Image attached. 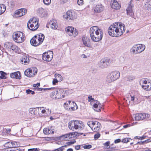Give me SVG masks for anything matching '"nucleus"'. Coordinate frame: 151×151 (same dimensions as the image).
<instances>
[{
  "label": "nucleus",
  "instance_id": "obj_7",
  "mask_svg": "<svg viewBox=\"0 0 151 151\" xmlns=\"http://www.w3.org/2000/svg\"><path fill=\"white\" fill-rule=\"evenodd\" d=\"M13 38L14 40L17 43H21L24 41L25 37L23 32H17L14 33Z\"/></svg>",
  "mask_w": 151,
  "mask_h": 151
},
{
  "label": "nucleus",
  "instance_id": "obj_31",
  "mask_svg": "<svg viewBox=\"0 0 151 151\" xmlns=\"http://www.w3.org/2000/svg\"><path fill=\"white\" fill-rule=\"evenodd\" d=\"M39 10L40 15L41 17H44L45 16V12L43 9L40 8Z\"/></svg>",
  "mask_w": 151,
  "mask_h": 151
},
{
  "label": "nucleus",
  "instance_id": "obj_53",
  "mask_svg": "<svg viewBox=\"0 0 151 151\" xmlns=\"http://www.w3.org/2000/svg\"><path fill=\"white\" fill-rule=\"evenodd\" d=\"M145 144H147L148 143L151 142V138H150L149 139H147L145 140Z\"/></svg>",
  "mask_w": 151,
  "mask_h": 151
},
{
  "label": "nucleus",
  "instance_id": "obj_27",
  "mask_svg": "<svg viewBox=\"0 0 151 151\" xmlns=\"http://www.w3.org/2000/svg\"><path fill=\"white\" fill-rule=\"evenodd\" d=\"M142 87L143 89L146 91L151 90V83L149 82L146 85H142Z\"/></svg>",
  "mask_w": 151,
  "mask_h": 151
},
{
  "label": "nucleus",
  "instance_id": "obj_43",
  "mask_svg": "<svg viewBox=\"0 0 151 151\" xmlns=\"http://www.w3.org/2000/svg\"><path fill=\"white\" fill-rule=\"evenodd\" d=\"M83 147L86 149H89L92 147V145H86L83 146Z\"/></svg>",
  "mask_w": 151,
  "mask_h": 151
},
{
  "label": "nucleus",
  "instance_id": "obj_46",
  "mask_svg": "<svg viewBox=\"0 0 151 151\" xmlns=\"http://www.w3.org/2000/svg\"><path fill=\"white\" fill-rule=\"evenodd\" d=\"M21 10H20V9L18 10L15 13L16 14L18 15L19 17H20L22 16V15H21Z\"/></svg>",
  "mask_w": 151,
  "mask_h": 151
},
{
  "label": "nucleus",
  "instance_id": "obj_61",
  "mask_svg": "<svg viewBox=\"0 0 151 151\" xmlns=\"http://www.w3.org/2000/svg\"><path fill=\"white\" fill-rule=\"evenodd\" d=\"M6 131L7 133H9L11 131V129H6Z\"/></svg>",
  "mask_w": 151,
  "mask_h": 151
},
{
  "label": "nucleus",
  "instance_id": "obj_29",
  "mask_svg": "<svg viewBox=\"0 0 151 151\" xmlns=\"http://www.w3.org/2000/svg\"><path fill=\"white\" fill-rule=\"evenodd\" d=\"M70 134H66L64 135H63L60 137V138L63 140H67L68 139H70V138L72 137H70Z\"/></svg>",
  "mask_w": 151,
  "mask_h": 151
},
{
  "label": "nucleus",
  "instance_id": "obj_48",
  "mask_svg": "<svg viewBox=\"0 0 151 151\" xmlns=\"http://www.w3.org/2000/svg\"><path fill=\"white\" fill-rule=\"evenodd\" d=\"M76 142V141H70L66 143V144L68 145H70L73 144L75 142Z\"/></svg>",
  "mask_w": 151,
  "mask_h": 151
},
{
  "label": "nucleus",
  "instance_id": "obj_6",
  "mask_svg": "<svg viewBox=\"0 0 151 151\" xmlns=\"http://www.w3.org/2000/svg\"><path fill=\"white\" fill-rule=\"evenodd\" d=\"M28 28L32 31L36 30L39 27V24L37 20L34 18H32L29 20L27 23Z\"/></svg>",
  "mask_w": 151,
  "mask_h": 151
},
{
  "label": "nucleus",
  "instance_id": "obj_55",
  "mask_svg": "<svg viewBox=\"0 0 151 151\" xmlns=\"http://www.w3.org/2000/svg\"><path fill=\"white\" fill-rule=\"evenodd\" d=\"M81 145H76L75 147V148L76 150H79L80 149Z\"/></svg>",
  "mask_w": 151,
  "mask_h": 151
},
{
  "label": "nucleus",
  "instance_id": "obj_2",
  "mask_svg": "<svg viewBox=\"0 0 151 151\" xmlns=\"http://www.w3.org/2000/svg\"><path fill=\"white\" fill-rule=\"evenodd\" d=\"M90 34L91 40L94 42H99L102 38L103 32L97 27L93 26L90 29Z\"/></svg>",
  "mask_w": 151,
  "mask_h": 151
},
{
  "label": "nucleus",
  "instance_id": "obj_22",
  "mask_svg": "<svg viewBox=\"0 0 151 151\" xmlns=\"http://www.w3.org/2000/svg\"><path fill=\"white\" fill-rule=\"evenodd\" d=\"M111 6L112 9L116 10L120 9L121 7L120 5L115 0L113 1L111 4Z\"/></svg>",
  "mask_w": 151,
  "mask_h": 151
},
{
  "label": "nucleus",
  "instance_id": "obj_20",
  "mask_svg": "<svg viewBox=\"0 0 151 151\" xmlns=\"http://www.w3.org/2000/svg\"><path fill=\"white\" fill-rule=\"evenodd\" d=\"M10 76L11 78H15L18 79H20L21 78L20 73L18 71L11 73L10 74Z\"/></svg>",
  "mask_w": 151,
  "mask_h": 151
},
{
  "label": "nucleus",
  "instance_id": "obj_32",
  "mask_svg": "<svg viewBox=\"0 0 151 151\" xmlns=\"http://www.w3.org/2000/svg\"><path fill=\"white\" fill-rule=\"evenodd\" d=\"M29 59L28 58L27 56L25 57L24 58L21 60V62L23 63L24 62V64H27L29 61Z\"/></svg>",
  "mask_w": 151,
  "mask_h": 151
},
{
  "label": "nucleus",
  "instance_id": "obj_51",
  "mask_svg": "<svg viewBox=\"0 0 151 151\" xmlns=\"http://www.w3.org/2000/svg\"><path fill=\"white\" fill-rule=\"evenodd\" d=\"M99 122L97 121L93 122L92 121H91V124H92L94 126L96 125L99 124Z\"/></svg>",
  "mask_w": 151,
  "mask_h": 151
},
{
  "label": "nucleus",
  "instance_id": "obj_16",
  "mask_svg": "<svg viewBox=\"0 0 151 151\" xmlns=\"http://www.w3.org/2000/svg\"><path fill=\"white\" fill-rule=\"evenodd\" d=\"M110 59L108 58L102 59L99 63V66L101 68H106L109 65Z\"/></svg>",
  "mask_w": 151,
  "mask_h": 151
},
{
  "label": "nucleus",
  "instance_id": "obj_47",
  "mask_svg": "<svg viewBox=\"0 0 151 151\" xmlns=\"http://www.w3.org/2000/svg\"><path fill=\"white\" fill-rule=\"evenodd\" d=\"M77 3L79 5H82L83 4V0H78Z\"/></svg>",
  "mask_w": 151,
  "mask_h": 151
},
{
  "label": "nucleus",
  "instance_id": "obj_23",
  "mask_svg": "<svg viewBox=\"0 0 151 151\" xmlns=\"http://www.w3.org/2000/svg\"><path fill=\"white\" fill-rule=\"evenodd\" d=\"M40 110H41V107H37L36 108H30L29 111L31 114L35 115L37 114V112L39 111Z\"/></svg>",
  "mask_w": 151,
  "mask_h": 151
},
{
  "label": "nucleus",
  "instance_id": "obj_10",
  "mask_svg": "<svg viewBox=\"0 0 151 151\" xmlns=\"http://www.w3.org/2000/svg\"><path fill=\"white\" fill-rule=\"evenodd\" d=\"M37 72V68L34 67L27 69L24 72V75L28 77H34Z\"/></svg>",
  "mask_w": 151,
  "mask_h": 151
},
{
  "label": "nucleus",
  "instance_id": "obj_54",
  "mask_svg": "<svg viewBox=\"0 0 151 151\" xmlns=\"http://www.w3.org/2000/svg\"><path fill=\"white\" fill-rule=\"evenodd\" d=\"M121 139H118L115 140L114 142L115 143H117L121 142Z\"/></svg>",
  "mask_w": 151,
  "mask_h": 151
},
{
  "label": "nucleus",
  "instance_id": "obj_24",
  "mask_svg": "<svg viewBox=\"0 0 151 151\" xmlns=\"http://www.w3.org/2000/svg\"><path fill=\"white\" fill-rule=\"evenodd\" d=\"M127 14L129 16L132 17L133 15V13L132 10V8L131 6L129 5L127 8L126 9Z\"/></svg>",
  "mask_w": 151,
  "mask_h": 151
},
{
  "label": "nucleus",
  "instance_id": "obj_34",
  "mask_svg": "<svg viewBox=\"0 0 151 151\" xmlns=\"http://www.w3.org/2000/svg\"><path fill=\"white\" fill-rule=\"evenodd\" d=\"M101 124L99 123V124H97L94 127V131L97 132L100 129V126Z\"/></svg>",
  "mask_w": 151,
  "mask_h": 151
},
{
  "label": "nucleus",
  "instance_id": "obj_35",
  "mask_svg": "<svg viewBox=\"0 0 151 151\" xmlns=\"http://www.w3.org/2000/svg\"><path fill=\"white\" fill-rule=\"evenodd\" d=\"M67 145H65L60 147L53 150V151H63L65 149V147H66Z\"/></svg>",
  "mask_w": 151,
  "mask_h": 151
},
{
  "label": "nucleus",
  "instance_id": "obj_19",
  "mask_svg": "<svg viewBox=\"0 0 151 151\" xmlns=\"http://www.w3.org/2000/svg\"><path fill=\"white\" fill-rule=\"evenodd\" d=\"M103 105L98 101H97L96 103L93 105V107L95 111H96L99 112L101 111V109L102 108Z\"/></svg>",
  "mask_w": 151,
  "mask_h": 151
},
{
  "label": "nucleus",
  "instance_id": "obj_40",
  "mask_svg": "<svg viewBox=\"0 0 151 151\" xmlns=\"http://www.w3.org/2000/svg\"><path fill=\"white\" fill-rule=\"evenodd\" d=\"M129 140H131L130 138H126L123 139L122 140V142L124 143H126L129 141Z\"/></svg>",
  "mask_w": 151,
  "mask_h": 151
},
{
  "label": "nucleus",
  "instance_id": "obj_62",
  "mask_svg": "<svg viewBox=\"0 0 151 151\" xmlns=\"http://www.w3.org/2000/svg\"><path fill=\"white\" fill-rule=\"evenodd\" d=\"M142 81L143 82L144 84H145V85H146L148 83H147V81L146 80H142Z\"/></svg>",
  "mask_w": 151,
  "mask_h": 151
},
{
  "label": "nucleus",
  "instance_id": "obj_9",
  "mask_svg": "<svg viewBox=\"0 0 151 151\" xmlns=\"http://www.w3.org/2000/svg\"><path fill=\"white\" fill-rule=\"evenodd\" d=\"M145 48V47L144 45L142 44H136L133 46L131 50L133 53L137 54L143 51Z\"/></svg>",
  "mask_w": 151,
  "mask_h": 151
},
{
  "label": "nucleus",
  "instance_id": "obj_26",
  "mask_svg": "<svg viewBox=\"0 0 151 151\" xmlns=\"http://www.w3.org/2000/svg\"><path fill=\"white\" fill-rule=\"evenodd\" d=\"M60 93H61V99L64 98L66 96H67L68 94V92L65 89H60L59 90Z\"/></svg>",
  "mask_w": 151,
  "mask_h": 151
},
{
  "label": "nucleus",
  "instance_id": "obj_4",
  "mask_svg": "<svg viewBox=\"0 0 151 151\" xmlns=\"http://www.w3.org/2000/svg\"><path fill=\"white\" fill-rule=\"evenodd\" d=\"M68 127L70 129L74 131L78 128L81 129H83L84 127V125L81 121L73 120L69 122Z\"/></svg>",
  "mask_w": 151,
  "mask_h": 151
},
{
  "label": "nucleus",
  "instance_id": "obj_21",
  "mask_svg": "<svg viewBox=\"0 0 151 151\" xmlns=\"http://www.w3.org/2000/svg\"><path fill=\"white\" fill-rule=\"evenodd\" d=\"M5 147L8 148H12L17 147L18 145L16 142H8L5 144Z\"/></svg>",
  "mask_w": 151,
  "mask_h": 151
},
{
  "label": "nucleus",
  "instance_id": "obj_30",
  "mask_svg": "<svg viewBox=\"0 0 151 151\" xmlns=\"http://www.w3.org/2000/svg\"><path fill=\"white\" fill-rule=\"evenodd\" d=\"M6 7L3 4H0V15L4 13L6 10Z\"/></svg>",
  "mask_w": 151,
  "mask_h": 151
},
{
  "label": "nucleus",
  "instance_id": "obj_25",
  "mask_svg": "<svg viewBox=\"0 0 151 151\" xmlns=\"http://www.w3.org/2000/svg\"><path fill=\"white\" fill-rule=\"evenodd\" d=\"M51 127L45 128L43 130L44 133L46 135L54 133V132L51 129Z\"/></svg>",
  "mask_w": 151,
  "mask_h": 151
},
{
  "label": "nucleus",
  "instance_id": "obj_12",
  "mask_svg": "<svg viewBox=\"0 0 151 151\" xmlns=\"http://www.w3.org/2000/svg\"><path fill=\"white\" fill-rule=\"evenodd\" d=\"M64 104L68 105V106L65 107V109L68 111H75L78 109L77 106L74 101H67L66 103H64Z\"/></svg>",
  "mask_w": 151,
  "mask_h": 151
},
{
  "label": "nucleus",
  "instance_id": "obj_57",
  "mask_svg": "<svg viewBox=\"0 0 151 151\" xmlns=\"http://www.w3.org/2000/svg\"><path fill=\"white\" fill-rule=\"evenodd\" d=\"M31 90H30V89H27L26 90V93L27 94H30L31 93Z\"/></svg>",
  "mask_w": 151,
  "mask_h": 151
},
{
  "label": "nucleus",
  "instance_id": "obj_45",
  "mask_svg": "<svg viewBox=\"0 0 151 151\" xmlns=\"http://www.w3.org/2000/svg\"><path fill=\"white\" fill-rule=\"evenodd\" d=\"M147 10L150 11H151V2L148 3L147 6Z\"/></svg>",
  "mask_w": 151,
  "mask_h": 151
},
{
  "label": "nucleus",
  "instance_id": "obj_63",
  "mask_svg": "<svg viewBox=\"0 0 151 151\" xmlns=\"http://www.w3.org/2000/svg\"><path fill=\"white\" fill-rule=\"evenodd\" d=\"M91 124V121H89V122H88L87 123V124L90 127V125Z\"/></svg>",
  "mask_w": 151,
  "mask_h": 151
},
{
  "label": "nucleus",
  "instance_id": "obj_1",
  "mask_svg": "<svg viewBox=\"0 0 151 151\" xmlns=\"http://www.w3.org/2000/svg\"><path fill=\"white\" fill-rule=\"evenodd\" d=\"M125 25L119 22H115L111 25L108 29L109 35L113 37H118L121 35L125 32Z\"/></svg>",
  "mask_w": 151,
  "mask_h": 151
},
{
  "label": "nucleus",
  "instance_id": "obj_60",
  "mask_svg": "<svg viewBox=\"0 0 151 151\" xmlns=\"http://www.w3.org/2000/svg\"><path fill=\"white\" fill-rule=\"evenodd\" d=\"M147 138L146 136H143L142 137H139V138L141 140H142L144 139Z\"/></svg>",
  "mask_w": 151,
  "mask_h": 151
},
{
  "label": "nucleus",
  "instance_id": "obj_59",
  "mask_svg": "<svg viewBox=\"0 0 151 151\" xmlns=\"http://www.w3.org/2000/svg\"><path fill=\"white\" fill-rule=\"evenodd\" d=\"M52 88H39V90L40 91H42V89H44V90L48 89L50 90Z\"/></svg>",
  "mask_w": 151,
  "mask_h": 151
},
{
  "label": "nucleus",
  "instance_id": "obj_58",
  "mask_svg": "<svg viewBox=\"0 0 151 151\" xmlns=\"http://www.w3.org/2000/svg\"><path fill=\"white\" fill-rule=\"evenodd\" d=\"M131 126L130 124H127L123 126V127L124 128H126L128 127H129Z\"/></svg>",
  "mask_w": 151,
  "mask_h": 151
},
{
  "label": "nucleus",
  "instance_id": "obj_28",
  "mask_svg": "<svg viewBox=\"0 0 151 151\" xmlns=\"http://www.w3.org/2000/svg\"><path fill=\"white\" fill-rule=\"evenodd\" d=\"M58 93V90L55 89L50 94V97L53 99H56V95Z\"/></svg>",
  "mask_w": 151,
  "mask_h": 151
},
{
  "label": "nucleus",
  "instance_id": "obj_33",
  "mask_svg": "<svg viewBox=\"0 0 151 151\" xmlns=\"http://www.w3.org/2000/svg\"><path fill=\"white\" fill-rule=\"evenodd\" d=\"M50 27L53 29H56L57 27V24L56 23L51 22L50 24Z\"/></svg>",
  "mask_w": 151,
  "mask_h": 151
},
{
  "label": "nucleus",
  "instance_id": "obj_38",
  "mask_svg": "<svg viewBox=\"0 0 151 151\" xmlns=\"http://www.w3.org/2000/svg\"><path fill=\"white\" fill-rule=\"evenodd\" d=\"M135 79V77L134 76H129L127 77V80L130 81L133 80Z\"/></svg>",
  "mask_w": 151,
  "mask_h": 151
},
{
  "label": "nucleus",
  "instance_id": "obj_52",
  "mask_svg": "<svg viewBox=\"0 0 151 151\" xmlns=\"http://www.w3.org/2000/svg\"><path fill=\"white\" fill-rule=\"evenodd\" d=\"M58 82V81L57 79H54L52 81V84L53 85H55Z\"/></svg>",
  "mask_w": 151,
  "mask_h": 151
},
{
  "label": "nucleus",
  "instance_id": "obj_17",
  "mask_svg": "<svg viewBox=\"0 0 151 151\" xmlns=\"http://www.w3.org/2000/svg\"><path fill=\"white\" fill-rule=\"evenodd\" d=\"M94 11L97 13H100L103 11L104 9V6L101 4H100L96 5L94 7Z\"/></svg>",
  "mask_w": 151,
  "mask_h": 151
},
{
  "label": "nucleus",
  "instance_id": "obj_8",
  "mask_svg": "<svg viewBox=\"0 0 151 151\" xmlns=\"http://www.w3.org/2000/svg\"><path fill=\"white\" fill-rule=\"evenodd\" d=\"M4 47L10 52L14 51L16 53H19L21 51L20 48L18 46L13 45L11 42H6L4 45Z\"/></svg>",
  "mask_w": 151,
  "mask_h": 151
},
{
  "label": "nucleus",
  "instance_id": "obj_15",
  "mask_svg": "<svg viewBox=\"0 0 151 151\" xmlns=\"http://www.w3.org/2000/svg\"><path fill=\"white\" fill-rule=\"evenodd\" d=\"M149 114L145 113H138L135 115V118L136 120H142L146 118H148Z\"/></svg>",
  "mask_w": 151,
  "mask_h": 151
},
{
  "label": "nucleus",
  "instance_id": "obj_14",
  "mask_svg": "<svg viewBox=\"0 0 151 151\" xmlns=\"http://www.w3.org/2000/svg\"><path fill=\"white\" fill-rule=\"evenodd\" d=\"M53 54L52 51L44 53L42 55V59L44 61H50L52 60Z\"/></svg>",
  "mask_w": 151,
  "mask_h": 151
},
{
  "label": "nucleus",
  "instance_id": "obj_44",
  "mask_svg": "<svg viewBox=\"0 0 151 151\" xmlns=\"http://www.w3.org/2000/svg\"><path fill=\"white\" fill-rule=\"evenodd\" d=\"M51 0H43L44 4L46 5H49L51 3Z\"/></svg>",
  "mask_w": 151,
  "mask_h": 151
},
{
  "label": "nucleus",
  "instance_id": "obj_5",
  "mask_svg": "<svg viewBox=\"0 0 151 151\" xmlns=\"http://www.w3.org/2000/svg\"><path fill=\"white\" fill-rule=\"evenodd\" d=\"M120 76V73L119 72L117 71H113L108 75L106 81L109 83L112 82L118 79Z\"/></svg>",
  "mask_w": 151,
  "mask_h": 151
},
{
  "label": "nucleus",
  "instance_id": "obj_42",
  "mask_svg": "<svg viewBox=\"0 0 151 151\" xmlns=\"http://www.w3.org/2000/svg\"><path fill=\"white\" fill-rule=\"evenodd\" d=\"M100 134L99 133L97 132L94 135V138L95 140H96L100 137Z\"/></svg>",
  "mask_w": 151,
  "mask_h": 151
},
{
  "label": "nucleus",
  "instance_id": "obj_49",
  "mask_svg": "<svg viewBox=\"0 0 151 151\" xmlns=\"http://www.w3.org/2000/svg\"><path fill=\"white\" fill-rule=\"evenodd\" d=\"M103 144L105 146L107 147L109 146L110 142L109 141H107Z\"/></svg>",
  "mask_w": 151,
  "mask_h": 151
},
{
  "label": "nucleus",
  "instance_id": "obj_50",
  "mask_svg": "<svg viewBox=\"0 0 151 151\" xmlns=\"http://www.w3.org/2000/svg\"><path fill=\"white\" fill-rule=\"evenodd\" d=\"M88 101L89 102L91 101V100L94 101V99L93 98H92V96H88Z\"/></svg>",
  "mask_w": 151,
  "mask_h": 151
},
{
  "label": "nucleus",
  "instance_id": "obj_39",
  "mask_svg": "<svg viewBox=\"0 0 151 151\" xmlns=\"http://www.w3.org/2000/svg\"><path fill=\"white\" fill-rule=\"evenodd\" d=\"M55 76L56 78H58L59 81H61L62 80L63 77L60 74H55Z\"/></svg>",
  "mask_w": 151,
  "mask_h": 151
},
{
  "label": "nucleus",
  "instance_id": "obj_13",
  "mask_svg": "<svg viewBox=\"0 0 151 151\" xmlns=\"http://www.w3.org/2000/svg\"><path fill=\"white\" fill-rule=\"evenodd\" d=\"M66 33L69 36L74 37H76L78 34V32L76 30L72 27H68L65 29Z\"/></svg>",
  "mask_w": 151,
  "mask_h": 151
},
{
  "label": "nucleus",
  "instance_id": "obj_41",
  "mask_svg": "<svg viewBox=\"0 0 151 151\" xmlns=\"http://www.w3.org/2000/svg\"><path fill=\"white\" fill-rule=\"evenodd\" d=\"M56 99H61V93H60V91L58 90V93L56 94Z\"/></svg>",
  "mask_w": 151,
  "mask_h": 151
},
{
  "label": "nucleus",
  "instance_id": "obj_18",
  "mask_svg": "<svg viewBox=\"0 0 151 151\" xmlns=\"http://www.w3.org/2000/svg\"><path fill=\"white\" fill-rule=\"evenodd\" d=\"M82 41L84 45L90 47L91 46L90 43V39L88 37H86L84 36L82 37Z\"/></svg>",
  "mask_w": 151,
  "mask_h": 151
},
{
  "label": "nucleus",
  "instance_id": "obj_56",
  "mask_svg": "<svg viewBox=\"0 0 151 151\" xmlns=\"http://www.w3.org/2000/svg\"><path fill=\"white\" fill-rule=\"evenodd\" d=\"M137 143L139 144L140 145H142L144 144V143H145V141H140L138 142H137Z\"/></svg>",
  "mask_w": 151,
  "mask_h": 151
},
{
  "label": "nucleus",
  "instance_id": "obj_11",
  "mask_svg": "<svg viewBox=\"0 0 151 151\" xmlns=\"http://www.w3.org/2000/svg\"><path fill=\"white\" fill-rule=\"evenodd\" d=\"M77 16V14L75 13L72 10L68 11L66 12V14H65L63 16V18L68 21L76 19Z\"/></svg>",
  "mask_w": 151,
  "mask_h": 151
},
{
  "label": "nucleus",
  "instance_id": "obj_64",
  "mask_svg": "<svg viewBox=\"0 0 151 151\" xmlns=\"http://www.w3.org/2000/svg\"><path fill=\"white\" fill-rule=\"evenodd\" d=\"M28 151H34V148L29 149L28 150Z\"/></svg>",
  "mask_w": 151,
  "mask_h": 151
},
{
  "label": "nucleus",
  "instance_id": "obj_37",
  "mask_svg": "<svg viewBox=\"0 0 151 151\" xmlns=\"http://www.w3.org/2000/svg\"><path fill=\"white\" fill-rule=\"evenodd\" d=\"M20 10H21V15H24L27 13V10L25 9H20Z\"/></svg>",
  "mask_w": 151,
  "mask_h": 151
},
{
  "label": "nucleus",
  "instance_id": "obj_36",
  "mask_svg": "<svg viewBox=\"0 0 151 151\" xmlns=\"http://www.w3.org/2000/svg\"><path fill=\"white\" fill-rule=\"evenodd\" d=\"M6 73L2 71H0V78L1 79H5L6 78Z\"/></svg>",
  "mask_w": 151,
  "mask_h": 151
},
{
  "label": "nucleus",
  "instance_id": "obj_3",
  "mask_svg": "<svg viewBox=\"0 0 151 151\" xmlns=\"http://www.w3.org/2000/svg\"><path fill=\"white\" fill-rule=\"evenodd\" d=\"M45 38L44 35L42 33L37 34L34 36L30 40L31 44L36 47L41 45Z\"/></svg>",
  "mask_w": 151,
  "mask_h": 151
}]
</instances>
